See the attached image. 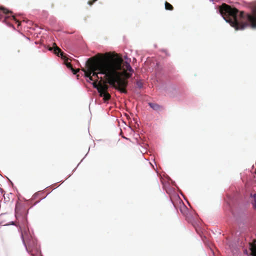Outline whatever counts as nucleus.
I'll return each mask as SVG.
<instances>
[{
    "instance_id": "f257e3e1",
    "label": "nucleus",
    "mask_w": 256,
    "mask_h": 256,
    "mask_svg": "<svg viewBox=\"0 0 256 256\" xmlns=\"http://www.w3.org/2000/svg\"><path fill=\"white\" fill-rule=\"evenodd\" d=\"M82 70L90 80H127L134 74L130 63L118 54L112 57L110 53L98 54L88 58Z\"/></svg>"
},
{
    "instance_id": "f03ea898",
    "label": "nucleus",
    "mask_w": 256,
    "mask_h": 256,
    "mask_svg": "<svg viewBox=\"0 0 256 256\" xmlns=\"http://www.w3.org/2000/svg\"><path fill=\"white\" fill-rule=\"evenodd\" d=\"M220 12L224 18L236 30H243L247 26L256 28V5L252 8V14H245L244 12L238 14L236 8L222 4L220 6Z\"/></svg>"
},
{
    "instance_id": "7ed1b4c3",
    "label": "nucleus",
    "mask_w": 256,
    "mask_h": 256,
    "mask_svg": "<svg viewBox=\"0 0 256 256\" xmlns=\"http://www.w3.org/2000/svg\"><path fill=\"white\" fill-rule=\"evenodd\" d=\"M128 81H94L92 83L94 87L96 88L99 93L100 96L103 98L104 102H106L110 100L111 96L108 92V84L122 93L126 94V88L128 84Z\"/></svg>"
},
{
    "instance_id": "20e7f679",
    "label": "nucleus",
    "mask_w": 256,
    "mask_h": 256,
    "mask_svg": "<svg viewBox=\"0 0 256 256\" xmlns=\"http://www.w3.org/2000/svg\"><path fill=\"white\" fill-rule=\"evenodd\" d=\"M22 222L20 224V228L21 230V236L23 243L28 242L30 238H33L32 234L30 233L28 226V221L26 217L22 218Z\"/></svg>"
},
{
    "instance_id": "39448f33",
    "label": "nucleus",
    "mask_w": 256,
    "mask_h": 256,
    "mask_svg": "<svg viewBox=\"0 0 256 256\" xmlns=\"http://www.w3.org/2000/svg\"><path fill=\"white\" fill-rule=\"evenodd\" d=\"M24 244L28 252L31 253L33 250L37 249V240L34 237Z\"/></svg>"
},
{
    "instance_id": "423d86ee",
    "label": "nucleus",
    "mask_w": 256,
    "mask_h": 256,
    "mask_svg": "<svg viewBox=\"0 0 256 256\" xmlns=\"http://www.w3.org/2000/svg\"><path fill=\"white\" fill-rule=\"evenodd\" d=\"M52 48H54V52L55 54L58 56H60L61 58L63 60H65L66 58V54L62 52L60 48L55 43L53 44Z\"/></svg>"
},
{
    "instance_id": "0eeeda50",
    "label": "nucleus",
    "mask_w": 256,
    "mask_h": 256,
    "mask_svg": "<svg viewBox=\"0 0 256 256\" xmlns=\"http://www.w3.org/2000/svg\"><path fill=\"white\" fill-rule=\"evenodd\" d=\"M148 105L154 110L160 111L164 109L162 106H160L156 103L149 102Z\"/></svg>"
},
{
    "instance_id": "6e6552de",
    "label": "nucleus",
    "mask_w": 256,
    "mask_h": 256,
    "mask_svg": "<svg viewBox=\"0 0 256 256\" xmlns=\"http://www.w3.org/2000/svg\"><path fill=\"white\" fill-rule=\"evenodd\" d=\"M20 206L18 204H16L15 208V212H16V216L18 219V217H20V213L19 211L20 210Z\"/></svg>"
},
{
    "instance_id": "1a4fd4ad",
    "label": "nucleus",
    "mask_w": 256,
    "mask_h": 256,
    "mask_svg": "<svg viewBox=\"0 0 256 256\" xmlns=\"http://www.w3.org/2000/svg\"><path fill=\"white\" fill-rule=\"evenodd\" d=\"M251 250L254 256H256V243H253L251 244Z\"/></svg>"
},
{
    "instance_id": "9d476101",
    "label": "nucleus",
    "mask_w": 256,
    "mask_h": 256,
    "mask_svg": "<svg viewBox=\"0 0 256 256\" xmlns=\"http://www.w3.org/2000/svg\"><path fill=\"white\" fill-rule=\"evenodd\" d=\"M165 8L166 10H172L174 9L172 6L167 2H165Z\"/></svg>"
},
{
    "instance_id": "9b49d317",
    "label": "nucleus",
    "mask_w": 256,
    "mask_h": 256,
    "mask_svg": "<svg viewBox=\"0 0 256 256\" xmlns=\"http://www.w3.org/2000/svg\"><path fill=\"white\" fill-rule=\"evenodd\" d=\"M64 60L65 64H66V66L68 68H70L72 71H74V70L72 68V64L70 62H68V58L66 57L65 58V60Z\"/></svg>"
},
{
    "instance_id": "f8f14e48",
    "label": "nucleus",
    "mask_w": 256,
    "mask_h": 256,
    "mask_svg": "<svg viewBox=\"0 0 256 256\" xmlns=\"http://www.w3.org/2000/svg\"><path fill=\"white\" fill-rule=\"evenodd\" d=\"M134 84L136 86L140 88H142L143 86V83L142 81H136Z\"/></svg>"
},
{
    "instance_id": "ddd939ff",
    "label": "nucleus",
    "mask_w": 256,
    "mask_h": 256,
    "mask_svg": "<svg viewBox=\"0 0 256 256\" xmlns=\"http://www.w3.org/2000/svg\"><path fill=\"white\" fill-rule=\"evenodd\" d=\"M0 10H2L3 12V13H4L5 14H8L9 12H10L8 10H6V8H0Z\"/></svg>"
},
{
    "instance_id": "4468645a",
    "label": "nucleus",
    "mask_w": 256,
    "mask_h": 256,
    "mask_svg": "<svg viewBox=\"0 0 256 256\" xmlns=\"http://www.w3.org/2000/svg\"><path fill=\"white\" fill-rule=\"evenodd\" d=\"M77 71H78V70H76V71H74V70L73 72H74V74H76V73Z\"/></svg>"
},
{
    "instance_id": "2eb2a0df",
    "label": "nucleus",
    "mask_w": 256,
    "mask_h": 256,
    "mask_svg": "<svg viewBox=\"0 0 256 256\" xmlns=\"http://www.w3.org/2000/svg\"><path fill=\"white\" fill-rule=\"evenodd\" d=\"M12 18H13L14 20H15V19H16L14 16H12Z\"/></svg>"
},
{
    "instance_id": "dca6fc26",
    "label": "nucleus",
    "mask_w": 256,
    "mask_h": 256,
    "mask_svg": "<svg viewBox=\"0 0 256 256\" xmlns=\"http://www.w3.org/2000/svg\"><path fill=\"white\" fill-rule=\"evenodd\" d=\"M52 48H50V50H52Z\"/></svg>"
}]
</instances>
